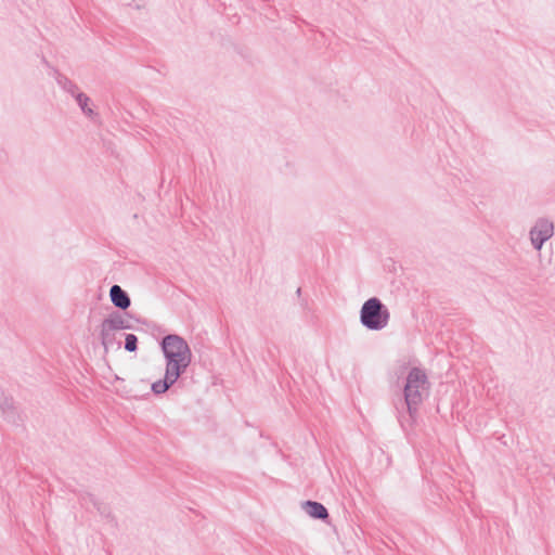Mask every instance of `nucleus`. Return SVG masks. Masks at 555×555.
I'll list each match as a JSON object with an SVG mask.
<instances>
[{
  "label": "nucleus",
  "mask_w": 555,
  "mask_h": 555,
  "mask_svg": "<svg viewBox=\"0 0 555 555\" xmlns=\"http://www.w3.org/2000/svg\"><path fill=\"white\" fill-rule=\"evenodd\" d=\"M137 343H138V338L134 334H128L126 336V341H125V349L129 352H133L137 350Z\"/></svg>",
  "instance_id": "9d476101"
},
{
  "label": "nucleus",
  "mask_w": 555,
  "mask_h": 555,
  "mask_svg": "<svg viewBox=\"0 0 555 555\" xmlns=\"http://www.w3.org/2000/svg\"><path fill=\"white\" fill-rule=\"evenodd\" d=\"M109 297L113 305L122 310L129 308L131 304L129 296L119 285H113L111 287Z\"/></svg>",
  "instance_id": "0eeeda50"
},
{
  "label": "nucleus",
  "mask_w": 555,
  "mask_h": 555,
  "mask_svg": "<svg viewBox=\"0 0 555 555\" xmlns=\"http://www.w3.org/2000/svg\"><path fill=\"white\" fill-rule=\"evenodd\" d=\"M160 349L165 361V373L162 379L151 386L155 395L165 393L186 372L192 363L193 353L188 341L177 335L169 334L160 341Z\"/></svg>",
  "instance_id": "f257e3e1"
},
{
  "label": "nucleus",
  "mask_w": 555,
  "mask_h": 555,
  "mask_svg": "<svg viewBox=\"0 0 555 555\" xmlns=\"http://www.w3.org/2000/svg\"><path fill=\"white\" fill-rule=\"evenodd\" d=\"M126 328H128L127 322L118 313L109 314L101 322L98 327V337L104 353H108L114 347H120V343L117 340V333Z\"/></svg>",
  "instance_id": "7ed1b4c3"
},
{
  "label": "nucleus",
  "mask_w": 555,
  "mask_h": 555,
  "mask_svg": "<svg viewBox=\"0 0 555 555\" xmlns=\"http://www.w3.org/2000/svg\"><path fill=\"white\" fill-rule=\"evenodd\" d=\"M301 507L312 518L325 519L328 516L327 509L319 502L305 501Z\"/></svg>",
  "instance_id": "1a4fd4ad"
},
{
  "label": "nucleus",
  "mask_w": 555,
  "mask_h": 555,
  "mask_svg": "<svg viewBox=\"0 0 555 555\" xmlns=\"http://www.w3.org/2000/svg\"><path fill=\"white\" fill-rule=\"evenodd\" d=\"M389 311L379 299L373 297L366 300L360 312L361 323L369 330L379 331L387 326Z\"/></svg>",
  "instance_id": "20e7f679"
},
{
  "label": "nucleus",
  "mask_w": 555,
  "mask_h": 555,
  "mask_svg": "<svg viewBox=\"0 0 555 555\" xmlns=\"http://www.w3.org/2000/svg\"><path fill=\"white\" fill-rule=\"evenodd\" d=\"M554 222L548 218H538L529 230V241L534 250L540 251L545 242L554 235Z\"/></svg>",
  "instance_id": "39448f33"
},
{
  "label": "nucleus",
  "mask_w": 555,
  "mask_h": 555,
  "mask_svg": "<svg viewBox=\"0 0 555 555\" xmlns=\"http://www.w3.org/2000/svg\"><path fill=\"white\" fill-rule=\"evenodd\" d=\"M429 382L425 372L421 369H412L404 385V399L410 414H413L421 402L427 397Z\"/></svg>",
  "instance_id": "f03ea898"
},
{
  "label": "nucleus",
  "mask_w": 555,
  "mask_h": 555,
  "mask_svg": "<svg viewBox=\"0 0 555 555\" xmlns=\"http://www.w3.org/2000/svg\"><path fill=\"white\" fill-rule=\"evenodd\" d=\"M73 96L75 98L78 106L82 111V113L89 118H93L95 116V112L92 108L91 99L85 94L83 92H79L76 88L69 90Z\"/></svg>",
  "instance_id": "6e6552de"
},
{
  "label": "nucleus",
  "mask_w": 555,
  "mask_h": 555,
  "mask_svg": "<svg viewBox=\"0 0 555 555\" xmlns=\"http://www.w3.org/2000/svg\"><path fill=\"white\" fill-rule=\"evenodd\" d=\"M0 416L9 423H15L17 416L13 399L2 392H0Z\"/></svg>",
  "instance_id": "423d86ee"
}]
</instances>
